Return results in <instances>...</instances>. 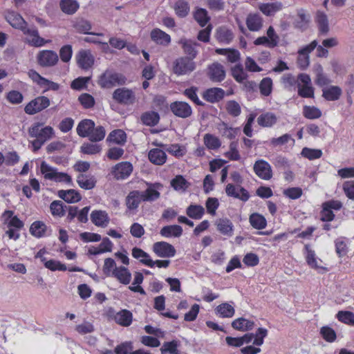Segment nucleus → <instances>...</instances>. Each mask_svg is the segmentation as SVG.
Segmentation results:
<instances>
[{
    "instance_id": "obj_33",
    "label": "nucleus",
    "mask_w": 354,
    "mask_h": 354,
    "mask_svg": "<svg viewBox=\"0 0 354 354\" xmlns=\"http://www.w3.org/2000/svg\"><path fill=\"white\" fill-rule=\"evenodd\" d=\"M183 228L178 225H166L161 228L160 234L165 238L180 237L183 234Z\"/></svg>"
},
{
    "instance_id": "obj_8",
    "label": "nucleus",
    "mask_w": 354,
    "mask_h": 354,
    "mask_svg": "<svg viewBox=\"0 0 354 354\" xmlns=\"http://www.w3.org/2000/svg\"><path fill=\"white\" fill-rule=\"evenodd\" d=\"M299 84H297L298 95L301 97L313 98L314 88L312 86L311 79L308 74L301 73L298 75Z\"/></svg>"
},
{
    "instance_id": "obj_38",
    "label": "nucleus",
    "mask_w": 354,
    "mask_h": 354,
    "mask_svg": "<svg viewBox=\"0 0 354 354\" xmlns=\"http://www.w3.org/2000/svg\"><path fill=\"white\" fill-rule=\"evenodd\" d=\"M172 8L175 14L180 18L187 17L190 11L189 4L185 0H177L173 4Z\"/></svg>"
},
{
    "instance_id": "obj_34",
    "label": "nucleus",
    "mask_w": 354,
    "mask_h": 354,
    "mask_svg": "<svg viewBox=\"0 0 354 354\" xmlns=\"http://www.w3.org/2000/svg\"><path fill=\"white\" fill-rule=\"evenodd\" d=\"M170 185L175 191L184 193L187 190L191 184L184 178L183 176L177 175L171 179Z\"/></svg>"
},
{
    "instance_id": "obj_47",
    "label": "nucleus",
    "mask_w": 354,
    "mask_h": 354,
    "mask_svg": "<svg viewBox=\"0 0 354 354\" xmlns=\"http://www.w3.org/2000/svg\"><path fill=\"white\" fill-rule=\"evenodd\" d=\"M77 183L81 188L88 190L95 187L96 180L93 176L79 174L77 177Z\"/></svg>"
},
{
    "instance_id": "obj_13",
    "label": "nucleus",
    "mask_w": 354,
    "mask_h": 354,
    "mask_svg": "<svg viewBox=\"0 0 354 354\" xmlns=\"http://www.w3.org/2000/svg\"><path fill=\"white\" fill-rule=\"evenodd\" d=\"M254 171L260 178L268 180L272 177V170L270 165L264 160H258L254 164Z\"/></svg>"
},
{
    "instance_id": "obj_39",
    "label": "nucleus",
    "mask_w": 354,
    "mask_h": 354,
    "mask_svg": "<svg viewBox=\"0 0 354 354\" xmlns=\"http://www.w3.org/2000/svg\"><path fill=\"white\" fill-rule=\"evenodd\" d=\"M215 313L221 318H231L234 315V308L228 303H222L215 308Z\"/></svg>"
},
{
    "instance_id": "obj_37",
    "label": "nucleus",
    "mask_w": 354,
    "mask_h": 354,
    "mask_svg": "<svg viewBox=\"0 0 354 354\" xmlns=\"http://www.w3.org/2000/svg\"><path fill=\"white\" fill-rule=\"evenodd\" d=\"M148 157L149 160L156 165H163L167 160L165 152L158 148L151 149L149 152Z\"/></svg>"
},
{
    "instance_id": "obj_25",
    "label": "nucleus",
    "mask_w": 354,
    "mask_h": 354,
    "mask_svg": "<svg viewBox=\"0 0 354 354\" xmlns=\"http://www.w3.org/2000/svg\"><path fill=\"white\" fill-rule=\"evenodd\" d=\"M91 220L92 223L101 227H105L109 223V217L105 211L94 210L91 214Z\"/></svg>"
},
{
    "instance_id": "obj_45",
    "label": "nucleus",
    "mask_w": 354,
    "mask_h": 354,
    "mask_svg": "<svg viewBox=\"0 0 354 354\" xmlns=\"http://www.w3.org/2000/svg\"><path fill=\"white\" fill-rule=\"evenodd\" d=\"M66 207L62 201H53L50 205V212L54 217L62 218L66 214Z\"/></svg>"
},
{
    "instance_id": "obj_60",
    "label": "nucleus",
    "mask_w": 354,
    "mask_h": 354,
    "mask_svg": "<svg viewBox=\"0 0 354 354\" xmlns=\"http://www.w3.org/2000/svg\"><path fill=\"white\" fill-rule=\"evenodd\" d=\"M194 19L198 23L201 27H204L210 20L207 11L204 8H197L194 13Z\"/></svg>"
},
{
    "instance_id": "obj_1",
    "label": "nucleus",
    "mask_w": 354,
    "mask_h": 354,
    "mask_svg": "<svg viewBox=\"0 0 354 354\" xmlns=\"http://www.w3.org/2000/svg\"><path fill=\"white\" fill-rule=\"evenodd\" d=\"M127 80L123 74L107 69L99 76L97 84L102 88H111L126 84Z\"/></svg>"
},
{
    "instance_id": "obj_21",
    "label": "nucleus",
    "mask_w": 354,
    "mask_h": 354,
    "mask_svg": "<svg viewBox=\"0 0 354 354\" xmlns=\"http://www.w3.org/2000/svg\"><path fill=\"white\" fill-rule=\"evenodd\" d=\"M315 21L318 28V35H327L330 30L327 15L324 12L318 11L316 13Z\"/></svg>"
},
{
    "instance_id": "obj_12",
    "label": "nucleus",
    "mask_w": 354,
    "mask_h": 354,
    "mask_svg": "<svg viewBox=\"0 0 354 354\" xmlns=\"http://www.w3.org/2000/svg\"><path fill=\"white\" fill-rule=\"evenodd\" d=\"M170 110L174 115L181 118H187L192 115L191 106L183 101H176L170 104Z\"/></svg>"
},
{
    "instance_id": "obj_44",
    "label": "nucleus",
    "mask_w": 354,
    "mask_h": 354,
    "mask_svg": "<svg viewBox=\"0 0 354 354\" xmlns=\"http://www.w3.org/2000/svg\"><path fill=\"white\" fill-rule=\"evenodd\" d=\"M282 3L281 2H272L262 3L259 6L260 10L266 16L274 15L277 12L282 9Z\"/></svg>"
},
{
    "instance_id": "obj_35",
    "label": "nucleus",
    "mask_w": 354,
    "mask_h": 354,
    "mask_svg": "<svg viewBox=\"0 0 354 354\" xmlns=\"http://www.w3.org/2000/svg\"><path fill=\"white\" fill-rule=\"evenodd\" d=\"M215 52L218 55L226 56L230 63L239 62L241 59L240 52L234 48H216Z\"/></svg>"
},
{
    "instance_id": "obj_31",
    "label": "nucleus",
    "mask_w": 354,
    "mask_h": 354,
    "mask_svg": "<svg viewBox=\"0 0 354 354\" xmlns=\"http://www.w3.org/2000/svg\"><path fill=\"white\" fill-rule=\"evenodd\" d=\"M342 93V88L338 86H330L322 89V96L328 101L338 100Z\"/></svg>"
},
{
    "instance_id": "obj_17",
    "label": "nucleus",
    "mask_w": 354,
    "mask_h": 354,
    "mask_svg": "<svg viewBox=\"0 0 354 354\" xmlns=\"http://www.w3.org/2000/svg\"><path fill=\"white\" fill-rule=\"evenodd\" d=\"M5 19L12 28L21 32L28 25L22 16L13 10H7L5 12Z\"/></svg>"
},
{
    "instance_id": "obj_26",
    "label": "nucleus",
    "mask_w": 354,
    "mask_h": 354,
    "mask_svg": "<svg viewBox=\"0 0 354 354\" xmlns=\"http://www.w3.org/2000/svg\"><path fill=\"white\" fill-rule=\"evenodd\" d=\"M151 38L156 44L163 46H168L171 42L170 35L159 28H155L151 32Z\"/></svg>"
},
{
    "instance_id": "obj_51",
    "label": "nucleus",
    "mask_w": 354,
    "mask_h": 354,
    "mask_svg": "<svg viewBox=\"0 0 354 354\" xmlns=\"http://www.w3.org/2000/svg\"><path fill=\"white\" fill-rule=\"evenodd\" d=\"M47 230L46 225L40 221L33 222L30 227V234L37 238H41L45 236Z\"/></svg>"
},
{
    "instance_id": "obj_20",
    "label": "nucleus",
    "mask_w": 354,
    "mask_h": 354,
    "mask_svg": "<svg viewBox=\"0 0 354 354\" xmlns=\"http://www.w3.org/2000/svg\"><path fill=\"white\" fill-rule=\"evenodd\" d=\"M142 201H143L141 192L138 190L130 192L125 198L127 210L132 213H136Z\"/></svg>"
},
{
    "instance_id": "obj_46",
    "label": "nucleus",
    "mask_w": 354,
    "mask_h": 354,
    "mask_svg": "<svg viewBox=\"0 0 354 354\" xmlns=\"http://www.w3.org/2000/svg\"><path fill=\"white\" fill-rule=\"evenodd\" d=\"M14 212L11 210H6L3 213V216L6 218V221L10 219L8 222V227H12L16 230H21L23 228L24 224L22 221H21L17 216H14Z\"/></svg>"
},
{
    "instance_id": "obj_3",
    "label": "nucleus",
    "mask_w": 354,
    "mask_h": 354,
    "mask_svg": "<svg viewBox=\"0 0 354 354\" xmlns=\"http://www.w3.org/2000/svg\"><path fill=\"white\" fill-rule=\"evenodd\" d=\"M196 68L194 59L187 57H180L174 62L173 71L177 75H185L191 73Z\"/></svg>"
},
{
    "instance_id": "obj_62",
    "label": "nucleus",
    "mask_w": 354,
    "mask_h": 354,
    "mask_svg": "<svg viewBox=\"0 0 354 354\" xmlns=\"http://www.w3.org/2000/svg\"><path fill=\"white\" fill-rule=\"evenodd\" d=\"M218 129L223 136L230 140L234 139L240 131L239 128L230 127L225 122L220 124Z\"/></svg>"
},
{
    "instance_id": "obj_40",
    "label": "nucleus",
    "mask_w": 354,
    "mask_h": 354,
    "mask_svg": "<svg viewBox=\"0 0 354 354\" xmlns=\"http://www.w3.org/2000/svg\"><path fill=\"white\" fill-rule=\"evenodd\" d=\"M246 25L250 31H259L263 26V19L258 14H250L246 19Z\"/></svg>"
},
{
    "instance_id": "obj_36",
    "label": "nucleus",
    "mask_w": 354,
    "mask_h": 354,
    "mask_svg": "<svg viewBox=\"0 0 354 354\" xmlns=\"http://www.w3.org/2000/svg\"><path fill=\"white\" fill-rule=\"evenodd\" d=\"M109 143L124 145L127 142V134L122 129H115L112 131L106 138Z\"/></svg>"
},
{
    "instance_id": "obj_22",
    "label": "nucleus",
    "mask_w": 354,
    "mask_h": 354,
    "mask_svg": "<svg viewBox=\"0 0 354 354\" xmlns=\"http://www.w3.org/2000/svg\"><path fill=\"white\" fill-rule=\"evenodd\" d=\"M225 91L221 88L214 87L207 89L203 93V98L211 103L218 102L225 97Z\"/></svg>"
},
{
    "instance_id": "obj_14",
    "label": "nucleus",
    "mask_w": 354,
    "mask_h": 354,
    "mask_svg": "<svg viewBox=\"0 0 354 354\" xmlns=\"http://www.w3.org/2000/svg\"><path fill=\"white\" fill-rule=\"evenodd\" d=\"M59 60L57 54L50 50H44L37 55L38 64L43 67H50L55 66Z\"/></svg>"
},
{
    "instance_id": "obj_4",
    "label": "nucleus",
    "mask_w": 354,
    "mask_h": 354,
    "mask_svg": "<svg viewBox=\"0 0 354 354\" xmlns=\"http://www.w3.org/2000/svg\"><path fill=\"white\" fill-rule=\"evenodd\" d=\"M24 35L26 36V41L31 46L39 48L50 43V40H46L39 35L37 28L35 26H27L22 30Z\"/></svg>"
},
{
    "instance_id": "obj_43",
    "label": "nucleus",
    "mask_w": 354,
    "mask_h": 354,
    "mask_svg": "<svg viewBox=\"0 0 354 354\" xmlns=\"http://www.w3.org/2000/svg\"><path fill=\"white\" fill-rule=\"evenodd\" d=\"M277 121L276 115L271 112L262 113L257 118L259 125L263 127H271L276 124Z\"/></svg>"
},
{
    "instance_id": "obj_19",
    "label": "nucleus",
    "mask_w": 354,
    "mask_h": 354,
    "mask_svg": "<svg viewBox=\"0 0 354 354\" xmlns=\"http://www.w3.org/2000/svg\"><path fill=\"white\" fill-rule=\"evenodd\" d=\"M147 188L145 191L141 192L142 201L144 202H153L158 199L160 196L159 190L162 187V184L159 183H147Z\"/></svg>"
},
{
    "instance_id": "obj_53",
    "label": "nucleus",
    "mask_w": 354,
    "mask_h": 354,
    "mask_svg": "<svg viewBox=\"0 0 354 354\" xmlns=\"http://www.w3.org/2000/svg\"><path fill=\"white\" fill-rule=\"evenodd\" d=\"M203 142L205 147L210 150H216L221 146L220 139L211 133H206L204 135Z\"/></svg>"
},
{
    "instance_id": "obj_48",
    "label": "nucleus",
    "mask_w": 354,
    "mask_h": 354,
    "mask_svg": "<svg viewBox=\"0 0 354 354\" xmlns=\"http://www.w3.org/2000/svg\"><path fill=\"white\" fill-rule=\"evenodd\" d=\"M250 225L256 230H261L266 227L267 221L266 218L258 213H253L250 216Z\"/></svg>"
},
{
    "instance_id": "obj_15",
    "label": "nucleus",
    "mask_w": 354,
    "mask_h": 354,
    "mask_svg": "<svg viewBox=\"0 0 354 354\" xmlns=\"http://www.w3.org/2000/svg\"><path fill=\"white\" fill-rule=\"evenodd\" d=\"M178 44L181 46L183 52L187 55V57L194 59L197 57L198 54L197 48L200 46L197 41L191 39L182 37L179 39Z\"/></svg>"
},
{
    "instance_id": "obj_56",
    "label": "nucleus",
    "mask_w": 354,
    "mask_h": 354,
    "mask_svg": "<svg viewBox=\"0 0 354 354\" xmlns=\"http://www.w3.org/2000/svg\"><path fill=\"white\" fill-rule=\"evenodd\" d=\"M304 118L308 120H316L322 117V111L315 106L305 105L302 111Z\"/></svg>"
},
{
    "instance_id": "obj_32",
    "label": "nucleus",
    "mask_w": 354,
    "mask_h": 354,
    "mask_svg": "<svg viewBox=\"0 0 354 354\" xmlns=\"http://www.w3.org/2000/svg\"><path fill=\"white\" fill-rule=\"evenodd\" d=\"M95 125V124L92 120H82L79 122L76 129L77 135L82 138H87Z\"/></svg>"
},
{
    "instance_id": "obj_9",
    "label": "nucleus",
    "mask_w": 354,
    "mask_h": 354,
    "mask_svg": "<svg viewBox=\"0 0 354 354\" xmlns=\"http://www.w3.org/2000/svg\"><path fill=\"white\" fill-rule=\"evenodd\" d=\"M279 42V37L276 33L274 28L270 26L267 30V36H262L257 38L254 41L256 46H264L270 48H274Z\"/></svg>"
},
{
    "instance_id": "obj_10",
    "label": "nucleus",
    "mask_w": 354,
    "mask_h": 354,
    "mask_svg": "<svg viewBox=\"0 0 354 354\" xmlns=\"http://www.w3.org/2000/svg\"><path fill=\"white\" fill-rule=\"evenodd\" d=\"M152 251L160 258H171L176 255L175 248L166 241H158L153 244Z\"/></svg>"
},
{
    "instance_id": "obj_64",
    "label": "nucleus",
    "mask_w": 354,
    "mask_h": 354,
    "mask_svg": "<svg viewBox=\"0 0 354 354\" xmlns=\"http://www.w3.org/2000/svg\"><path fill=\"white\" fill-rule=\"evenodd\" d=\"M336 318L345 324L354 326V313L347 310H340L336 315Z\"/></svg>"
},
{
    "instance_id": "obj_27",
    "label": "nucleus",
    "mask_w": 354,
    "mask_h": 354,
    "mask_svg": "<svg viewBox=\"0 0 354 354\" xmlns=\"http://www.w3.org/2000/svg\"><path fill=\"white\" fill-rule=\"evenodd\" d=\"M304 254L306 263L311 268L317 270L322 268L319 265L322 260L316 257L315 252L308 244L304 246Z\"/></svg>"
},
{
    "instance_id": "obj_7",
    "label": "nucleus",
    "mask_w": 354,
    "mask_h": 354,
    "mask_svg": "<svg viewBox=\"0 0 354 354\" xmlns=\"http://www.w3.org/2000/svg\"><path fill=\"white\" fill-rule=\"evenodd\" d=\"M112 97L118 103L124 105H131L136 102L134 92L126 87L116 88L112 94Z\"/></svg>"
},
{
    "instance_id": "obj_55",
    "label": "nucleus",
    "mask_w": 354,
    "mask_h": 354,
    "mask_svg": "<svg viewBox=\"0 0 354 354\" xmlns=\"http://www.w3.org/2000/svg\"><path fill=\"white\" fill-rule=\"evenodd\" d=\"M232 75L239 83H243L248 77L247 73L244 71L241 64H236L231 69Z\"/></svg>"
},
{
    "instance_id": "obj_58",
    "label": "nucleus",
    "mask_w": 354,
    "mask_h": 354,
    "mask_svg": "<svg viewBox=\"0 0 354 354\" xmlns=\"http://www.w3.org/2000/svg\"><path fill=\"white\" fill-rule=\"evenodd\" d=\"M144 280L142 274L140 272H136L134 274V279L132 286H129V289L133 292H138L140 295H145L146 292L140 286Z\"/></svg>"
},
{
    "instance_id": "obj_23",
    "label": "nucleus",
    "mask_w": 354,
    "mask_h": 354,
    "mask_svg": "<svg viewBox=\"0 0 354 354\" xmlns=\"http://www.w3.org/2000/svg\"><path fill=\"white\" fill-rule=\"evenodd\" d=\"M215 37L220 44H229L234 39V35L232 30L227 27L221 26L216 29Z\"/></svg>"
},
{
    "instance_id": "obj_59",
    "label": "nucleus",
    "mask_w": 354,
    "mask_h": 354,
    "mask_svg": "<svg viewBox=\"0 0 354 354\" xmlns=\"http://www.w3.org/2000/svg\"><path fill=\"white\" fill-rule=\"evenodd\" d=\"M102 146L97 142H84L80 147V151L84 154L94 155L100 153Z\"/></svg>"
},
{
    "instance_id": "obj_18",
    "label": "nucleus",
    "mask_w": 354,
    "mask_h": 354,
    "mask_svg": "<svg viewBox=\"0 0 354 354\" xmlns=\"http://www.w3.org/2000/svg\"><path fill=\"white\" fill-rule=\"evenodd\" d=\"M225 193L227 196L240 199L242 201H247L250 198L249 192L241 185L235 186L228 183L225 187Z\"/></svg>"
},
{
    "instance_id": "obj_52",
    "label": "nucleus",
    "mask_w": 354,
    "mask_h": 354,
    "mask_svg": "<svg viewBox=\"0 0 354 354\" xmlns=\"http://www.w3.org/2000/svg\"><path fill=\"white\" fill-rule=\"evenodd\" d=\"M186 214L191 218L199 220L203 216L205 209L201 205L192 204L187 207Z\"/></svg>"
},
{
    "instance_id": "obj_28",
    "label": "nucleus",
    "mask_w": 354,
    "mask_h": 354,
    "mask_svg": "<svg viewBox=\"0 0 354 354\" xmlns=\"http://www.w3.org/2000/svg\"><path fill=\"white\" fill-rule=\"evenodd\" d=\"M57 196L68 203H75L81 201L82 196L79 192L75 189L59 190Z\"/></svg>"
},
{
    "instance_id": "obj_6",
    "label": "nucleus",
    "mask_w": 354,
    "mask_h": 354,
    "mask_svg": "<svg viewBox=\"0 0 354 354\" xmlns=\"http://www.w3.org/2000/svg\"><path fill=\"white\" fill-rule=\"evenodd\" d=\"M75 58L77 66L85 71L92 68L95 64V57L91 50L88 49L80 50L76 53Z\"/></svg>"
},
{
    "instance_id": "obj_50",
    "label": "nucleus",
    "mask_w": 354,
    "mask_h": 354,
    "mask_svg": "<svg viewBox=\"0 0 354 354\" xmlns=\"http://www.w3.org/2000/svg\"><path fill=\"white\" fill-rule=\"evenodd\" d=\"M140 120L144 124L149 127H153L158 123L160 116L156 111H147L142 114Z\"/></svg>"
},
{
    "instance_id": "obj_16",
    "label": "nucleus",
    "mask_w": 354,
    "mask_h": 354,
    "mask_svg": "<svg viewBox=\"0 0 354 354\" xmlns=\"http://www.w3.org/2000/svg\"><path fill=\"white\" fill-rule=\"evenodd\" d=\"M133 171V165L129 162H121L116 164L112 170L114 178L117 180H124L129 177Z\"/></svg>"
},
{
    "instance_id": "obj_63",
    "label": "nucleus",
    "mask_w": 354,
    "mask_h": 354,
    "mask_svg": "<svg viewBox=\"0 0 354 354\" xmlns=\"http://www.w3.org/2000/svg\"><path fill=\"white\" fill-rule=\"evenodd\" d=\"M178 346L179 344L176 340L164 342L160 348L161 354H180L178 349Z\"/></svg>"
},
{
    "instance_id": "obj_41",
    "label": "nucleus",
    "mask_w": 354,
    "mask_h": 354,
    "mask_svg": "<svg viewBox=\"0 0 354 354\" xmlns=\"http://www.w3.org/2000/svg\"><path fill=\"white\" fill-rule=\"evenodd\" d=\"M254 326V322L243 317H239L232 322V327L239 331H248Z\"/></svg>"
},
{
    "instance_id": "obj_2",
    "label": "nucleus",
    "mask_w": 354,
    "mask_h": 354,
    "mask_svg": "<svg viewBox=\"0 0 354 354\" xmlns=\"http://www.w3.org/2000/svg\"><path fill=\"white\" fill-rule=\"evenodd\" d=\"M41 122H35L29 129L28 134L30 138H35L44 142L50 140L55 135V131L50 126L43 127Z\"/></svg>"
},
{
    "instance_id": "obj_30",
    "label": "nucleus",
    "mask_w": 354,
    "mask_h": 354,
    "mask_svg": "<svg viewBox=\"0 0 354 354\" xmlns=\"http://www.w3.org/2000/svg\"><path fill=\"white\" fill-rule=\"evenodd\" d=\"M114 320L118 324L127 327L131 324L133 315L129 310L123 309L115 313Z\"/></svg>"
},
{
    "instance_id": "obj_54",
    "label": "nucleus",
    "mask_w": 354,
    "mask_h": 354,
    "mask_svg": "<svg viewBox=\"0 0 354 354\" xmlns=\"http://www.w3.org/2000/svg\"><path fill=\"white\" fill-rule=\"evenodd\" d=\"M131 254L134 259H138L143 265L149 266V263H151L150 255L140 248L134 247L132 249Z\"/></svg>"
},
{
    "instance_id": "obj_5",
    "label": "nucleus",
    "mask_w": 354,
    "mask_h": 354,
    "mask_svg": "<svg viewBox=\"0 0 354 354\" xmlns=\"http://www.w3.org/2000/svg\"><path fill=\"white\" fill-rule=\"evenodd\" d=\"M50 105L48 97L41 95L30 100L24 107V111L28 115H35L48 108Z\"/></svg>"
},
{
    "instance_id": "obj_49",
    "label": "nucleus",
    "mask_w": 354,
    "mask_h": 354,
    "mask_svg": "<svg viewBox=\"0 0 354 354\" xmlns=\"http://www.w3.org/2000/svg\"><path fill=\"white\" fill-rule=\"evenodd\" d=\"M59 6L65 14L73 15L79 9L80 5L76 0H61Z\"/></svg>"
},
{
    "instance_id": "obj_11",
    "label": "nucleus",
    "mask_w": 354,
    "mask_h": 354,
    "mask_svg": "<svg viewBox=\"0 0 354 354\" xmlns=\"http://www.w3.org/2000/svg\"><path fill=\"white\" fill-rule=\"evenodd\" d=\"M207 74L209 79L216 83L221 82L226 76L224 66L218 62H214L209 65Z\"/></svg>"
},
{
    "instance_id": "obj_57",
    "label": "nucleus",
    "mask_w": 354,
    "mask_h": 354,
    "mask_svg": "<svg viewBox=\"0 0 354 354\" xmlns=\"http://www.w3.org/2000/svg\"><path fill=\"white\" fill-rule=\"evenodd\" d=\"M106 136V130L102 126H94L89 136H87L88 140L92 142H98L104 140Z\"/></svg>"
},
{
    "instance_id": "obj_24",
    "label": "nucleus",
    "mask_w": 354,
    "mask_h": 354,
    "mask_svg": "<svg viewBox=\"0 0 354 354\" xmlns=\"http://www.w3.org/2000/svg\"><path fill=\"white\" fill-rule=\"evenodd\" d=\"M111 277L115 278L123 285L129 284L132 278L131 273L129 270L122 266H118L115 268Z\"/></svg>"
},
{
    "instance_id": "obj_29",
    "label": "nucleus",
    "mask_w": 354,
    "mask_h": 354,
    "mask_svg": "<svg viewBox=\"0 0 354 354\" xmlns=\"http://www.w3.org/2000/svg\"><path fill=\"white\" fill-rule=\"evenodd\" d=\"M218 231L223 235L232 236L233 235L234 225L228 218H219L216 222Z\"/></svg>"
},
{
    "instance_id": "obj_42",
    "label": "nucleus",
    "mask_w": 354,
    "mask_h": 354,
    "mask_svg": "<svg viewBox=\"0 0 354 354\" xmlns=\"http://www.w3.org/2000/svg\"><path fill=\"white\" fill-rule=\"evenodd\" d=\"M73 27L75 29V30L79 33L99 35V36L103 35L102 33H94V32H89L92 27L91 24L88 21L84 19H80L77 20L74 23Z\"/></svg>"
},
{
    "instance_id": "obj_61",
    "label": "nucleus",
    "mask_w": 354,
    "mask_h": 354,
    "mask_svg": "<svg viewBox=\"0 0 354 354\" xmlns=\"http://www.w3.org/2000/svg\"><path fill=\"white\" fill-rule=\"evenodd\" d=\"M41 261L44 263V266L51 271H66L67 270L66 266L57 260H46V258H43Z\"/></svg>"
}]
</instances>
